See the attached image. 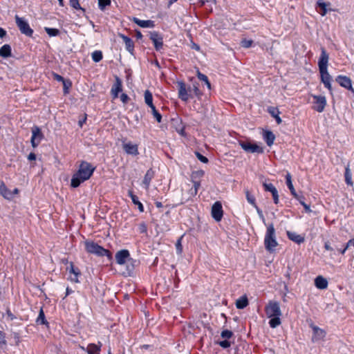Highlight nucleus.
Instances as JSON below:
<instances>
[{
    "mask_svg": "<svg viewBox=\"0 0 354 354\" xmlns=\"http://www.w3.org/2000/svg\"><path fill=\"white\" fill-rule=\"evenodd\" d=\"M95 167L88 162H81L78 170L73 174L71 178V185L75 188L80 185V184L88 180L95 171Z\"/></svg>",
    "mask_w": 354,
    "mask_h": 354,
    "instance_id": "obj_1",
    "label": "nucleus"
},
{
    "mask_svg": "<svg viewBox=\"0 0 354 354\" xmlns=\"http://www.w3.org/2000/svg\"><path fill=\"white\" fill-rule=\"evenodd\" d=\"M266 316L270 318L269 325L275 328L281 324L280 317L282 315L279 303L276 301H270L265 307Z\"/></svg>",
    "mask_w": 354,
    "mask_h": 354,
    "instance_id": "obj_2",
    "label": "nucleus"
},
{
    "mask_svg": "<svg viewBox=\"0 0 354 354\" xmlns=\"http://www.w3.org/2000/svg\"><path fill=\"white\" fill-rule=\"evenodd\" d=\"M264 244L266 249L269 252H273L278 245L275 236V230L272 223L267 227Z\"/></svg>",
    "mask_w": 354,
    "mask_h": 354,
    "instance_id": "obj_3",
    "label": "nucleus"
},
{
    "mask_svg": "<svg viewBox=\"0 0 354 354\" xmlns=\"http://www.w3.org/2000/svg\"><path fill=\"white\" fill-rule=\"evenodd\" d=\"M86 250L91 254L103 257L108 254V250L93 241H85Z\"/></svg>",
    "mask_w": 354,
    "mask_h": 354,
    "instance_id": "obj_4",
    "label": "nucleus"
},
{
    "mask_svg": "<svg viewBox=\"0 0 354 354\" xmlns=\"http://www.w3.org/2000/svg\"><path fill=\"white\" fill-rule=\"evenodd\" d=\"M15 22L22 34L31 37L33 34L32 29L30 27L28 23L22 17L18 15L15 16Z\"/></svg>",
    "mask_w": 354,
    "mask_h": 354,
    "instance_id": "obj_5",
    "label": "nucleus"
},
{
    "mask_svg": "<svg viewBox=\"0 0 354 354\" xmlns=\"http://www.w3.org/2000/svg\"><path fill=\"white\" fill-rule=\"evenodd\" d=\"M311 96L313 98L312 108L319 113L323 112L327 104L326 97L317 95H311Z\"/></svg>",
    "mask_w": 354,
    "mask_h": 354,
    "instance_id": "obj_6",
    "label": "nucleus"
},
{
    "mask_svg": "<svg viewBox=\"0 0 354 354\" xmlns=\"http://www.w3.org/2000/svg\"><path fill=\"white\" fill-rule=\"evenodd\" d=\"M239 145L246 152L257 153H263V149L257 144H252L250 142L240 141Z\"/></svg>",
    "mask_w": 354,
    "mask_h": 354,
    "instance_id": "obj_7",
    "label": "nucleus"
},
{
    "mask_svg": "<svg viewBox=\"0 0 354 354\" xmlns=\"http://www.w3.org/2000/svg\"><path fill=\"white\" fill-rule=\"evenodd\" d=\"M68 271V279L74 283H79V277L81 275L80 269L75 267L73 262L70 263L69 267L66 268Z\"/></svg>",
    "mask_w": 354,
    "mask_h": 354,
    "instance_id": "obj_8",
    "label": "nucleus"
},
{
    "mask_svg": "<svg viewBox=\"0 0 354 354\" xmlns=\"http://www.w3.org/2000/svg\"><path fill=\"white\" fill-rule=\"evenodd\" d=\"M42 138L43 134L41 131V129L39 127L34 126L32 128V137L30 140L32 147H37L39 145Z\"/></svg>",
    "mask_w": 354,
    "mask_h": 354,
    "instance_id": "obj_9",
    "label": "nucleus"
},
{
    "mask_svg": "<svg viewBox=\"0 0 354 354\" xmlns=\"http://www.w3.org/2000/svg\"><path fill=\"white\" fill-rule=\"evenodd\" d=\"M223 215V207L221 202L216 201L212 207V216L216 221H220Z\"/></svg>",
    "mask_w": 354,
    "mask_h": 354,
    "instance_id": "obj_10",
    "label": "nucleus"
},
{
    "mask_svg": "<svg viewBox=\"0 0 354 354\" xmlns=\"http://www.w3.org/2000/svg\"><path fill=\"white\" fill-rule=\"evenodd\" d=\"M177 84H178L179 98L184 102H187L190 97V95L188 93L189 91V88L187 89L186 88V85H185V82H178Z\"/></svg>",
    "mask_w": 354,
    "mask_h": 354,
    "instance_id": "obj_11",
    "label": "nucleus"
},
{
    "mask_svg": "<svg viewBox=\"0 0 354 354\" xmlns=\"http://www.w3.org/2000/svg\"><path fill=\"white\" fill-rule=\"evenodd\" d=\"M336 81L341 86L351 91L354 94V88L352 86V81L350 77L344 75H339L337 77Z\"/></svg>",
    "mask_w": 354,
    "mask_h": 354,
    "instance_id": "obj_12",
    "label": "nucleus"
},
{
    "mask_svg": "<svg viewBox=\"0 0 354 354\" xmlns=\"http://www.w3.org/2000/svg\"><path fill=\"white\" fill-rule=\"evenodd\" d=\"M328 55L326 53L324 48H321V55L319 59L318 62V66H319V70L323 71V70H327L328 69Z\"/></svg>",
    "mask_w": 354,
    "mask_h": 354,
    "instance_id": "obj_13",
    "label": "nucleus"
},
{
    "mask_svg": "<svg viewBox=\"0 0 354 354\" xmlns=\"http://www.w3.org/2000/svg\"><path fill=\"white\" fill-rule=\"evenodd\" d=\"M122 148L127 154L137 156L139 153L138 145L133 144L131 142H124Z\"/></svg>",
    "mask_w": 354,
    "mask_h": 354,
    "instance_id": "obj_14",
    "label": "nucleus"
},
{
    "mask_svg": "<svg viewBox=\"0 0 354 354\" xmlns=\"http://www.w3.org/2000/svg\"><path fill=\"white\" fill-rule=\"evenodd\" d=\"M101 346L102 344L98 342V344H89L87 347L80 346V348L82 351H86L88 354H100Z\"/></svg>",
    "mask_w": 354,
    "mask_h": 354,
    "instance_id": "obj_15",
    "label": "nucleus"
},
{
    "mask_svg": "<svg viewBox=\"0 0 354 354\" xmlns=\"http://www.w3.org/2000/svg\"><path fill=\"white\" fill-rule=\"evenodd\" d=\"M321 75V81L330 91H332L331 76L327 70L319 71Z\"/></svg>",
    "mask_w": 354,
    "mask_h": 354,
    "instance_id": "obj_16",
    "label": "nucleus"
},
{
    "mask_svg": "<svg viewBox=\"0 0 354 354\" xmlns=\"http://www.w3.org/2000/svg\"><path fill=\"white\" fill-rule=\"evenodd\" d=\"M311 328L313 330V342H317L325 337L326 332L323 329L313 325L311 326Z\"/></svg>",
    "mask_w": 354,
    "mask_h": 354,
    "instance_id": "obj_17",
    "label": "nucleus"
},
{
    "mask_svg": "<svg viewBox=\"0 0 354 354\" xmlns=\"http://www.w3.org/2000/svg\"><path fill=\"white\" fill-rule=\"evenodd\" d=\"M129 257V252L127 250L118 251L115 254V260L119 265H124L127 258Z\"/></svg>",
    "mask_w": 354,
    "mask_h": 354,
    "instance_id": "obj_18",
    "label": "nucleus"
},
{
    "mask_svg": "<svg viewBox=\"0 0 354 354\" xmlns=\"http://www.w3.org/2000/svg\"><path fill=\"white\" fill-rule=\"evenodd\" d=\"M122 90V82L119 77H116L115 82L113 85L111 90V93L113 96V99L117 98L118 97L119 93L121 92Z\"/></svg>",
    "mask_w": 354,
    "mask_h": 354,
    "instance_id": "obj_19",
    "label": "nucleus"
},
{
    "mask_svg": "<svg viewBox=\"0 0 354 354\" xmlns=\"http://www.w3.org/2000/svg\"><path fill=\"white\" fill-rule=\"evenodd\" d=\"M264 189L271 192L275 204L279 203V194L276 187L272 183H263Z\"/></svg>",
    "mask_w": 354,
    "mask_h": 354,
    "instance_id": "obj_20",
    "label": "nucleus"
},
{
    "mask_svg": "<svg viewBox=\"0 0 354 354\" xmlns=\"http://www.w3.org/2000/svg\"><path fill=\"white\" fill-rule=\"evenodd\" d=\"M150 39L153 41L154 46L157 50L162 48L163 42L162 38L156 32L151 33Z\"/></svg>",
    "mask_w": 354,
    "mask_h": 354,
    "instance_id": "obj_21",
    "label": "nucleus"
},
{
    "mask_svg": "<svg viewBox=\"0 0 354 354\" xmlns=\"http://www.w3.org/2000/svg\"><path fill=\"white\" fill-rule=\"evenodd\" d=\"M154 177V171L152 169H149L147 171L144 179L142 180V184L145 185V187L147 190L149 189L150 183L153 178Z\"/></svg>",
    "mask_w": 354,
    "mask_h": 354,
    "instance_id": "obj_22",
    "label": "nucleus"
},
{
    "mask_svg": "<svg viewBox=\"0 0 354 354\" xmlns=\"http://www.w3.org/2000/svg\"><path fill=\"white\" fill-rule=\"evenodd\" d=\"M328 285V281L322 276H318L315 279V286L320 290L327 288Z\"/></svg>",
    "mask_w": 354,
    "mask_h": 354,
    "instance_id": "obj_23",
    "label": "nucleus"
},
{
    "mask_svg": "<svg viewBox=\"0 0 354 354\" xmlns=\"http://www.w3.org/2000/svg\"><path fill=\"white\" fill-rule=\"evenodd\" d=\"M119 37H121L125 44L126 49L131 53H133L134 49V44L132 39L123 34H119Z\"/></svg>",
    "mask_w": 354,
    "mask_h": 354,
    "instance_id": "obj_24",
    "label": "nucleus"
},
{
    "mask_svg": "<svg viewBox=\"0 0 354 354\" xmlns=\"http://www.w3.org/2000/svg\"><path fill=\"white\" fill-rule=\"evenodd\" d=\"M133 21L141 28H153L154 26V22L151 20H140L133 17Z\"/></svg>",
    "mask_w": 354,
    "mask_h": 354,
    "instance_id": "obj_25",
    "label": "nucleus"
},
{
    "mask_svg": "<svg viewBox=\"0 0 354 354\" xmlns=\"http://www.w3.org/2000/svg\"><path fill=\"white\" fill-rule=\"evenodd\" d=\"M0 194L3 198L8 200H11L13 198L12 191L8 189L3 183L0 185Z\"/></svg>",
    "mask_w": 354,
    "mask_h": 354,
    "instance_id": "obj_26",
    "label": "nucleus"
},
{
    "mask_svg": "<svg viewBox=\"0 0 354 354\" xmlns=\"http://www.w3.org/2000/svg\"><path fill=\"white\" fill-rule=\"evenodd\" d=\"M288 237L292 241L297 243H301L304 241V238L301 236L300 234H297L294 232H287Z\"/></svg>",
    "mask_w": 354,
    "mask_h": 354,
    "instance_id": "obj_27",
    "label": "nucleus"
},
{
    "mask_svg": "<svg viewBox=\"0 0 354 354\" xmlns=\"http://www.w3.org/2000/svg\"><path fill=\"white\" fill-rule=\"evenodd\" d=\"M12 55V49L9 44H4L0 48V57L8 58Z\"/></svg>",
    "mask_w": 354,
    "mask_h": 354,
    "instance_id": "obj_28",
    "label": "nucleus"
},
{
    "mask_svg": "<svg viewBox=\"0 0 354 354\" xmlns=\"http://www.w3.org/2000/svg\"><path fill=\"white\" fill-rule=\"evenodd\" d=\"M263 138L268 146H272L275 140L274 134L270 131H266L263 133Z\"/></svg>",
    "mask_w": 354,
    "mask_h": 354,
    "instance_id": "obj_29",
    "label": "nucleus"
},
{
    "mask_svg": "<svg viewBox=\"0 0 354 354\" xmlns=\"http://www.w3.org/2000/svg\"><path fill=\"white\" fill-rule=\"evenodd\" d=\"M268 113L273 117L274 118L277 123L278 124H280L281 122H282V120L281 118L279 117V114H280V111H279V109L277 108H274V107H269L268 109Z\"/></svg>",
    "mask_w": 354,
    "mask_h": 354,
    "instance_id": "obj_30",
    "label": "nucleus"
},
{
    "mask_svg": "<svg viewBox=\"0 0 354 354\" xmlns=\"http://www.w3.org/2000/svg\"><path fill=\"white\" fill-rule=\"evenodd\" d=\"M129 196L131 197L132 202L134 205L138 206V208L140 212H144V207L142 204L139 201L138 198L133 194L131 190L128 192Z\"/></svg>",
    "mask_w": 354,
    "mask_h": 354,
    "instance_id": "obj_31",
    "label": "nucleus"
},
{
    "mask_svg": "<svg viewBox=\"0 0 354 354\" xmlns=\"http://www.w3.org/2000/svg\"><path fill=\"white\" fill-rule=\"evenodd\" d=\"M248 305V300L246 296H243L236 301V307L238 309H243Z\"/></svg>",
    "mask_w": 354,
    "mask_h": 354,
    "instance_id": "obj_32",
    "label": "nucleus"
},
{
    "mask_svg": "<svg viewBox=\"0 0 354 354\" xmlns=\"http://www.w3.org/2000/svg\"><path fill=\"white\" fill-rule=\"evenodd\" d=\"M286 179L287 186L289 188L291 194L294 196L295 198H297L298 196H297L296 191L293 187V185L292 183L291 175L289 173L287 174V175L286 176Z\"/></svg>",
    "mask_w": 354,
    "mask_h": 354,
    "instance_id": "obj_33",
    "label": "nucleus"
},
{
    "mask_svg": "<svg viewBox=\"0 0 354 354\" xmlns=\"http://www.w3.org/2000/svg\"><path fill=\"white\" fill-rule=\"evenodd\" d=\"M344 176H345L346 183L348 185L353 186V182L352 180V174H351V170L349 169V166L348 165L345 169Z\"/></svg>",
    "mask_w": 354,
    "mask_h": 354,
    "instance_id": "obj_34",
    "label": "nucleus"
},
{
    "mask_svg": "<svg viewBox=\"0 0 354 354\" xmlns=\"http://www.w3.org/2000/svg\"><path fill=\"white\" fill-rule=\"evenodd\" d=\"M145 102L149 107L153 106L152 93L149 90L145 91Z\"/></svg>",
    "mask_w": 354,
    "mask_h": 354,
    "instance_id": "obj_35",
    "label": "nucleus"
},
{
    "mask_svg": "<svg viewBox=\"0 0 354 354\" xmlns=\"http://www.w3.org/2000/svg\"><path fill=\"white\" fill-rule=\"evenodd\" d=\"M317 6L322 9V12L320 13L322 16H325L327 13V6L330 5V3H326L322 0H319L317 2Z\"/></svg>",
    "mask_w": 354,
    "mask_h": 354,
    "instance_id": "obj_36",
    "label": "nucleus"
},
{
    "mask_svg": "<svg viewBox=\"0 0 354 354\" xmlns=\"http://www.w3.org/2000/svg\"><path fill=\"white\" fill-rule=\"evenodd\" d=\"M198 77L200 80L203 81V82H205V84H206L207 87L208 89H211V84H210V82H209L208 80V78L207 77L204 75V74H202L201 73H198Z\"/></svg>",
    "mask_w": 354,
    "mask_h": 354,
    "instance_id": "obj_37",
    "label": "nucleus"
},
{
    "mask_svg": "<svg viewBox=\"0 0 354 354\" xmlns=\"http://www.w3.org/2000/svg\"><path fill=\"white\" fill-rule=\"evenodd\" d=\"M70 6L75 10H82L83 12H85V10L80 6L79 0H70Z\"/></svg>",
    "mask_w": 354,
    "mask_h": 354,
    "instance_id": "obj_38",
    "label": "nucleus"
},
{
    "mask_svg": "<svg viewBox=\"0 0 354 354\" xmlns=\"http://www.w3.org/2000/svg\"><path fill=\"white\" fill-rule=\"evenodd\" d=\"M92 59L95 62H99L102 59V53L100 50H95L92 53Z\"/></svg>",
    "mask_w": 354,
    "mask_h": 354,
    "instance_id": "obj_39",
    "label": "nucleus"
},
{
    "mask_svg": "<svg viewBox=\"0 0 354 354\" xmlns=\"http://www.w3.org/2000/svg\"><path fill=\"white\" fill-rule=\"evenodd\" d=\"M246 199L249 203H250L254 207H256L255 198L253 195H252L248 190L245 191Z\"/></svg>",
    "mask_w": 354,
    "mask_h": 354,
    "instance_id": "obj_40",
    "label": "nucleus"
},
{
    "mask_svg": "<svg viewBox=\"0 0 354 354\" xmlns=\"http://www.w3.org/2000/svg\"><path fill=\"white\" fill-rule=\"evenodd\" d=\"M150 108L151 109V113L154 118H156V120H157V122H160L162 120V115H160V113L158 112L154 105L153 106H150Z\"/></svg>",
    "mask_w": 354,
    "mask_h": 354,
    "instance_id": "obj_41",
    "label": "nucleus"
},
{
    "mask_svg": "<svg viewBox=\"0 0 354 354\" xmlns=\"http://www.w3.org/2000/svg\"><path fill=\"white\" fill-rule=\"evenodd\" d=\"M45 31L50 37H55L57 36L59 31L58 29L56 28H45Z\"/></svg>",
    "mask_w": 354,
    "mask_h": 354,
    "instance_id": "obj_42",
    "label": "nucleus"
},
{
    "mask_svg": "<svg viewBox=\"0 0 354 354\" xmlns=\"http://www.w3.org/2000/svg\"><path fill=\"white\" fill-rule=\"evenodd\" d=\"M111 4V0H98V6L100 10H104L105 7Z\"/></svg>",
    "mask_w": 354,
    "mask_h": 354,
    "instance_id": "obj_43",
    "label": "nucleus"
},
{
    "mask_svg": "<svg viewBox=\"0 0 354 354\" xmlns=\"http://www.w3.org/2000/svg\"><path fill=\"white\" fill-rule=\"evenodd\" d=\"M221 335L223 339H228L232 337L233 333L231 330H224L221 332Z\"/></svg>",
    "mask_w": 354,
    "mask_h": 354,
    "instance_id": "obj_44",
    "label": "nucleus"
},
{
    "mask_svg": "<svg viewBox=\"0 0 354 354\" xmlns=\"http://www.w3.org/2000/svg\"><path fill=\"white\" fill-rule=\"evenodd\" d=\"M37 322L41 324H44L46 323L45 316L42 309L40 310L39 316L37 319Z\"/></svg>",
    "mask_w": 354,
    "mask_h": 354,
    "instance_id": "obj_45",
    "label": "nucleus"
},
{
    "mask_svg": "<svg viewBox=\"0 0 354 354\" xmlns=\"http://www.w3.org/2000/svg\"><path fill=\"white\" fill-rule=\"evenodd\" d=\"M183 239V236H181L176 242V251L178 254H181L183 252V245L181 243V240Z\"/></svg>",
    "mask_w": 354,
    "mask_h": 354,
    "instance_id": "obj_46",
    "label": "nucleus"
},
{
    "mask_svg": "<svg viewBox=\"0 0 354 354\" xmlns=\"http://www.w3.org/2000/svg\"><path fill=\"white\" fill-rule=\"evenodd\" d=\"M197 158L201 161L203 163H207L208 162V159L207 158H206L205 156H203L202 154H201L199 152H196L195 153Z\"/></svg>",
    "mask_w": 354,
    "mask_h": 354,
    "instance_id": "obj_47",
    "label": "nucleus"
},
{
    "mask_svg": "<svg viewBox=\"0 0 354 354\" xmlns=\"http://www.w3.org/2000/svg\"><path fill=\"white\" fill-rule=\"evenodd\" d=\"M219 346L223 348H229L231 346V344L227 339H225L223 341H221L218 343Z\"/></svg>",
    "mask_w": 354,
    "mask_h": 354,
    "instance_id": "obj_48",
    "label": "nucleus"
},
{
    "mask_svg": "<svg viewBox=\"0 0 354 354\" xmlns=\"http://www.w3.org/2000/svg\"><path fill=\"white\" fill-rule=\"evenodd\" d=\"M252 42V40L243 39L241 41V46L244 48H250Z\"/></svg>",
    "mask_w": 354,
    "mask_h": 354,
    "instance_id": "obj_49",
    "label": "nucleus"
},
{
    "mask_svg": "<svg viewBox=\"0 0 354 354\" xmlns=\"http://www.w3.org/2000/svg\"><path fill=\"white\" fill-rule=\"evenodd\" d=\"M6 344V340L5 334L3 332L0 331V346H2Z\"/></svg>",
    "mask_w": 354,
    "mask_h": 354,
    "instance_id": "obj_50",
    "label": "nucleus"
},
{
    "mask_svg": "<svg viewBox=\"0 0 354 354\" xmlns=\"http://www.w3.org/2000/svg\"><path fill=\"white\" fill-rule=\"evenodd\" d=\"M120 100L121 101L124 103V104H126L128 102L129 100V96L125 94V93H122L121 95H120Z\"/></svg>",
    "mask_w": 354,
    "mask_h": 354,
    "instance_id": "obj_51",
    "label": "nucleus"
},
{
    "mask_svg": "<svg viewBox=\"0 0 354 354\" xmlns=\"http://www.w3.org/2000/svg\"><path fill=\"white\" fill-rule=\"evenodd\" d=\"M254 208L256 209L259 217L261 218H262V220L264 221H265V218H264V216H263V212L258 207L257 205H256V207H254Z\"/></svg>",
    "mask_w": 354,
    "mask_h": 354,
    "instance_id": "obj_52",
    "label": "nucleus"
},
{
    "mask_svg": "<svg viewBox=\"0 0 354 354\" xmlns=\"http://www.w3.org/2000/svg\"><path fill=\"white\" fill-rule=\"evenodd\" d=\"M300 203L303 205V207H304L305 210L307 212H311V209L310 208V206L308 205L307 204H306L304 201H300Z\"/></svg>",
    "mask_w": 354,
    "mask_h": 354,
    "instance_id": "obj_53",
    "label": "nucleus"
},
{
    "mask_svg": "<svg viewBox=\"0 0 354 354\" xmlns=\"http://www.w3.org/2000/svg\"><path fill=\"white\" fill-rule=\"evenodd\" d=\"M352 244H348V241L347 242L346 245H345V247H344V249L342 250H339V252L342 254H344L346 251L347 250V249L348 248V247L350 245H351Z\"/></svg>",
    "mask_w": 354,
    "mask_h": 354,
    "instance_id": "obj_54",
    "label": "nucleus"
},
{
    "mask_svg": "<svg viewBox=\"0 0 354 354\" xmlns=\"http://www.w3.org/2000/svg\"><path fill=\"white\" fill-rule=\"evenodd\" d=\"M14 338L16 341V344L18 345L20 342V336L19 333H14Z\"/></svg>",
    "mask_w": 354,
    "mask_h": 354,
    "instance_id": "obj_55",
    "label": "nucleus"
},
{
    "mask_svg": "<svg viewBox=\"0 0 354 354\" xmlns=\"http://www.w3.org/2000/svg\"><path fill=\"white\" fill-rule=\"evenodd\" d=\"M324 248L326 250H330V251H333V248L330 246L329 242H328V241L324 243Z\"/></svg>",
    "mask_w": 354,
    "mask_h": 354,
    "instance_id": "obj_56",
    "label": "nucleus"
},
{
    "mask_svg": "<svg viewBox=\"0 0 354 354\" xmlns=\"http://www.w3.org/2000/svg\"><path fill=\"white\" fill-rule=\"evenodd\" d=\"M28 159L29 160H35L36 159V155L34 153H30L28 156Z\"/></svg>",
    "mask_w": 354,
    "mask_h": 354,
    "instance_id": "obj_57",
    "label": "nucleus"
},
{
    "mask_svg": "<svg viewBox=\"0 0 354 354\" xmlns=\"http://www.w3.org/2000/svg\"><path fill=\"white\" fill-rule=\"evenodd\" d=\"M194 189H195V194H196L197 191H198V189L200 187V183L198 182L194 181Z\"/></svg>",
    "mask_w": 354,
    "mask_h": 354,
    "instance_id": "obj_58",
    "label": "nucleus"
},
{
    "mask_svg": "<svg viewBox=\"0 0 354 354\" xmlns=\"http://www.w3.org/2000/svg\"><path fill=\"white\" fill-rule=\"evenodd\" d=\"M194 91L196 95L199 96L201 95V92H200V90L198 89V86H194Z\"/></svg>",
    "mask_w": 354,
    "mask_h": 354,
    "instance_id": "obj_59",
    "label": "nucleus"
},
{
    "mask_svg": "<svg viewBox=\"0 0 354 354\" xmlns=\"http://www.w3.org/2000/svg\"><path fill=\"white\" fill-rule=\"evenodd\" d=\"M6 35V32L4 29L0 28V38H3Z\"/></svg>",
    "mask_w": 354,
    "mask_h": 354,
    "instance_id": "obj_60",
    "label": "nucleus"
},
{
    "mask_svg": "<svg viewBox=\"0 0 354 354\" xmlns=\"http://www.w3.org/2000/svg\"><path fill=\"white\" fill-rule=\"evenodd\" d=\"M55 79L58 81H62V82L64 81V78L61 75H55Z\"/></svg>",
    "mask_w": 354,
    "mask_h": 354,
    "instance_id": "obj_61",
    "label": "nucleus"
},
{
    "mask_svg": "<svg viewBox=\"0 0 354 354\" xmlns=\"http://www.w3.org/2000/svg\"><path fill=\"white\" fill-rule=\"evenodd\" d=\"M212 0H199V3L201 6L204 5L206 3L210 2Z\"/></svg>",
    "mask_w": 354,
    "mask_h": 354,
    "instance_id": "obj_62",
    "label": "nucleus"
},
{
    "mask_svg": "<svg viewBox=\"0 0 354 354\" xmlns=\"http://www.w3.org/2000/svg\"><path fill=\"white\" fill-rule=\"evenodd\" d=\"M86 117H84V118L82 120L79 121V125L80 127H82L83 124L86 122Z\"/></svg>",
    "mask_w": 354,
    "mask_h": 354,
    "instance_id": "obj_63",
    "label": "nucleus"
},
{
    "mask_svg": "<svg viewBox=\"0 0 354 354\" xmlns=\"http://www.w3.org/2000/svg\"><path fill=\"white\" fill-rule=\"evenodd\" d=\"M155 204H156V206L157 207H158V208H160V207H162V204L160 202H159V201H156V202L155 203Z\"/></svg>",
    "mask_w": 354,
    "mask_h": 354,
    "instance_id": "obj_64",
    "label": "nucleus"
}]
</instances>
